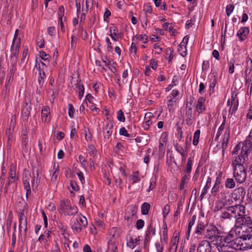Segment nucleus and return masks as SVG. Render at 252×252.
<instances>
[{"label":"nucleus","instance_id":"obj_44","mask_svg":"<svg viewBox=\"0 0 252 252\" xmlns=\"http://www.w3.org/2000/svg\"><path fill=\"white\" fill-rule=\"evenodd\" d=\"M31 174L28 170H24L23 177V183H30Z\"/></svg>","mask_w":252,"mask_h":252},{"label":"nucleus","instance_id":"obj_48","mask_svg":"<svg viewBox=\"0 0 252 252\" xmlns=\"http://www.w3.org/2000/svg\"><path fill=\"white\" fill-rule=\"evenodd\" d=\"M39 57L44 61L48 62H49V59L50 58V56L43 51H41L39 52Z\"/></svg>","mask_w":252,"mask_h":252},{"label":"nucleus","instance_id":"obj_63","mask_svg":"<svg viewBox=\"0 0 252 252\" xmlns=\"http://www.w3.org/2000/svg\"><path fill=\"white\" fill-rule=\"evenodd\" d=\"M229 69L228 72L230 74H232L234 72V63L233 61H230L228 62Z\"/></svg>","mask_w":252,"mask_h":252},{"label":"nucleus","instance_id":"obj_34","mask_svg":"<svg viewBox=\"0 0 252 252\" xmlns=\"http://www.w3.org/2000/svg\"><path fill=\"white\" fill-rule=\"evenodd\" d=\"M225 187L226 189H233L235 187V183L232 178H228L225 182Z\"/></svg>","mask_w":252,"mask_h":252},{"label":"nucleus","instance_id":"obj_30","mask_svg":"<svg viewBox=\"0 0 252 252\" xmlns=\"http://www.w3.org/2000/svg\"><path fill=\"white\" fill-rule=\"evenodd\" d=\"M11 61V65L10 69V78L13 77L14 73L16 70V63L17 59L15 58H14L13 60Z\"/></svg>","mask_w":252,"mask_h":252},{"label":"nucleus","instance_id":"obj_53","mask_svg":"<svg viewBox=\"0 0 252 252\" xmlns=\"http://www.w3.org/2000/svg\"><path fill=\"white\" fill-rule=\"evenodd\" d=\"M145 224L144 221L142 219L138 220L136 223V228L138 230L142 229Z\"/></svg>","mask_w":252,"mask_h":252},{"label":"nucleus","instance_id":"obj_52","mask_svg":"<svg viewBox=\"0 0 252 252\" xmlns=\"http://www.w3.org/2000/svg\"><path fill=\"white\" fill-rule=\"evenodd\" d=\"M223 206H224V204L222 202L219 201V202H216L215 206L214 209V212L219 211V210L222 209Z\"/></svg>","mask_w":252,"mask_h":252},{"label":"nucleus","instance_id":"obj_31","mask_svg":"<svg viewBox=\"0 0 252 252\" xmlns=\"http://www.w3.org/2000/svg\"><path fill=\"white\" fill-rule=\"evenodd\" d=\"M151 208V205L147 202H144L141 206V213L144 215H147Z\"/></svg>","mask_w":252,"mask_h":252},{"label":"nucleus","instance_id":"obj_19","mask_svg":"<svg viewBox=\"0 0 252 252\" xmlns=\"http://www.w3.org/2000/svg\"><path fill=\"white\" fill-rule=\"evenodd\" d=\"M50 114V108L47 106H44L41 111V119L42 122L44 123H48L50 121V119L49 115Z\"/></svg>","mask_w":252,"mask_h":252},{"label":"nucleus","instance_id":"obj_57","mask_svg":"<svg viewBox=\"0 0 252 252\" xmlns=\"http://www.w3.org/2000/svg\"><path fill=\"white\" fill-rule=\"evenodd\" d=\"M234 6L233 4H228L226 7V15L229 16L234 10Z\"/></svg>","mask_w":252,"mask_h":252},{"label":"nucleus","instance_id":"obj_16","mask_svg":"<svg viewBox=\"0 0 252 252\" xmlns=\"http://www.w3.org/2000/svg\"><path fill=\"white\" fill-rule=\"evenodd\" d=\"M140 240V237L138 236L135 238H133L132 236L129 235L126 237L127 246L131 249H133L137 245L138 242Z\"/></svg>","mask_w":252,"mask_h":252},{"label":"nucleus","instance_id":"obj_47","mask_svg":"<svg viewBox=\"0 0 252 252\" xmlns=\"http://www.w3.org/2000/svg\"><path fill=\"white\" fill-rule=\"evenodd\" d=\"M166 55L167 56H168L167 58L168 60V62H171L172 60L174 57L173 50H172L171 48H167L166 51Z\"/></svg>","mask_w":252,"mask_h":252},{"label":"nucleus","instance_id":"obj_20","mask_svg":"<svg viewBox=\"0 0 252 252\" xmlns=\"http://www.w3.org/2000/svg\"><path fill=\"white\" fill-rule=\"evenodd\" d=\"M205 98L204 97H200L197 101L196 104V111L200 114L202 113L205 110Z\"/></svg>","mask_w":252,"mask_h":252},{"label":"nucleus","instance_id":"obj_37","mask_svg":"<svg viewBox=\"0 0 252 252\" xmlns=\"http://www.w3.org/2000/svg\"><path fill=\"white\" fill-rule=\"evenodd\" d=\"M156 232L155 228L151 224L148 227L146 232V238H149L151 234L155 235Z\"/></svg>","mask_w":252,"mask_h":252},{"label":"nucleus","instance_id":"obj_43","mask_svg":"<svg viewBox=\"0 0 252 252\" xmlns=\"http://www.w3.org/2000/svg\"><path fill=\"white\" fill-rule=\"evenodd\" d=\"M189 35H188L184 37L182 42L180 43V45L179 46L178 49L179 52L181 51V48H182L183 47H184V48L186 49V46L189 41Z\"/></svg>","mask_w":252,"mask_h":252},{"label":"nucleus","instance_id":"obj_15","mask_svg":"<svg viewBox=\"0 0 252 252\" xmlns=\"http://www.w3.org/2000/svg\"><path fill=\"white\" fill-rule=\"evenodd\" d=\"M220 217L222 219L234 220L231 207L228 206L225 208V210L221 212Z\"/></svg>","mask_w":252,"mask_h":252},{"label":"nucleus","instance_id":"obj_46","mask_svg":"<svg viewBox=\"0 0 252 252\" xmlns=\"http://www.w3.org/2000/svg\"><path fill=\"white\" fill-rule=\"evenodd\" d=\"M167 228L166 226L165 227L163 228V230L162 231V237L161 239V242L164 243L166 244L167 243Z\"/></svg>","mask_w":252,"mask_h":252},{"label":"nucleus","instance_id":"obj_8","mask_svg":"<svg viewBox=\"0 0 252 252\" xmlns=\"http://www.w3.org/2000/svg\"><path fill=\"white\" fill-rule=\"evenodd\" d=\"M236 224L239 226L241 225V227L246 225L250 226V225H252V220L249 215L245 213L236 220Z\"/></svg>","mask_w":252,"mask_h":252},{"label":"nucleus","instance_id":"obj_3","mask_svg":"<svg viewBox=\"0 0 252 252\" xmlns=\"http://www.w3.org/2000/svg\"><path fill=\"white\" fill-rule=\"evenodd\" d=\"M233 177L237 182L242 183L246 180L247 173L243 165L235 166V167L233 168Z\"/></svg>","mask_w":252,"mask_h":252},{"label":"nucleus","instance_id":"obj_56","mask_svg":"<svg viewBox=\"0 0 252 252\" xmlns=\"http://www.w3.org/2000/svg\"><path fill=\"white\" fill-rule=\"evenodd\" d=\"M135 37L140 41H142L144 43L147 42L148 36L146 34L136 35Z\"/></svg>","mask_w":252,"mask_h":252},{"label":"nucleus","instance_id":"obj_32","mask_svg":"<svg viewBox=\"0 0 252 252\" xmlns=\"http://www.w3.org/2000/svg\"><path fill=\"white\" fill-rule=\"evenodd\" d=\"M252 70V60L250 58H248L246 60V67L245 73L247 75L249 74Z\"/></svg>","mask_w":252,"mask_h":252},{"label":"nucleus","instance_id":"obj_4","mask_svg":"<svg viewBox=\"0 0 252 252\" xmlns=\"http://www.w3.org/2000/svg\"><path fill=\"white\" fill-rule=\"evenodd\" d=\"M221 231L216 226L210 224L207 227L204 233V238L210 240L220 234Z\"/></svg>","mask_w":252,"mask_h":252},{"label":"nucleus","instance_id":"obj_21","mask_svg":"<svg viewBox=\"0 0 252 252\" xmlns=\"http://www.w3.org/2000/svg\"><path fill=\"white\" fill-rule=\"evenodd\" d=\"M71 228L76 233H79L82 231V227L78 218L72 219L71 220Z\"/></svg>","mask_w":252,"mask_h":252},{"label":"nucleus","instance_id":"obj_49","mask_svg":"<svg viewBox=\"0 0 252 252\" xmlns=\"http://www.w3.org/2000/svg\"><path fill=\"white\" fill-rule=\"evenodd\" d=\"M79 98L81 99L84 94V87L83 84H79L78 86Z\"/></svg>","mask_w":252,"mask_h":252},{"label":"nucleus","instance_id":"obj_28","mask_svg":"<svg viewBox=\"0 0 252 252\" xmlns=\"http://www.w3.org/2000/svg\"><path fill=\"white\" fill-rule=\"evenodd\" d=\"M222 248H229V247L230 246L231 242H232V235H229L227 236H222Z\"/></svg>","mask_w":252,"mask_h":252},{"label":"nucleus","instance_id":"obj_36","mask_svg":"<svg viewBox=\"0 0 252 252\" xmlns=\"http://www.w3.org/2000/svg\"><path fill=\"white\" fill-rule=\"evenodd\" d=\"M241 229H242V235L247 234L248 235L249 234H252V225L243 226V227H241Z\"/></svg>","mask_w":252,"mask_h":252},{"label":"nucleus","instance_id":"obj_27","mask_svg":"<svg viewBox=\"0 0 252 252\" xmlns=\"http://www.w3.org/2000/svg\"><path fill=\"white\" fill-rule=\"evenodd\" d=\"M19 229L21 230L22 228H24V229L27 228V218L25 216L24 213L21 212L19 215Z\"/></svg>","mask_w":252,"mask_h":252},{"label":"nucleus","instance_id":"obj_35","mask_svg":"<svg viewBox=\"0 0 252 252\" xmlns=\"http://www.w3.org/2000/svg\"><path fill=\"white\" fill-rule=\"evenodd\" d=\"M76 218H78L82 227H86L88 224L87 220L85 217L81 215H77Z\"/></svg>","mask_w":252,"mask_h":252},{"label":"nucleus","instance_id":"obj_9","mask_svg":"<svg viewBox=\"0 0 252 252\" xmlns=\"http://www.w3.org/2000/svg\"><path fill=\"white\" fill-rule=\"evenodd\" d=\"M211 245L210 241L207 240H202L196 249L197 252H211Z\"/></svg>","mask_w":252,"mask_h":252},{"label":"nucleus","instance_id":"obj_17","mask_svg":"<svg viewBox=\"0 0 252 252\" xmlns=\"http://www.w3.org/2000/svg\"><path fill=\"white\" fill-rule=\"evenodd\" d=\"M249 33L248 28L244 27L240 28L237 32V36L239 37L240 41L245 40Z\"/></svg>","mask_w":252,"mask_h":252},{"label":"nucleus","instance_id":"obj_14","mask_svg":"<svg viewBox=\"0 0 252 252\" xmlns=\"http://www.w3.org/2000/svg\"><path fill=\"white\" fill-rule=\"evenodd\" d=\"M241 238L240 237L232 240L229 248H231L237 251H244V248L242 247Z\"/></svg>","mask_w":252,"mask_h":252},{"label":"nucleus","instance_id":"obj_33","mask_svg":"<svg viewBox=\"0 0 252 252\" xmlns=\"http://www.w3.org/2000/svg\"><path fill=\"white\" fill-rule=\"evenodd\" d=\"M51 233V231H45L44 234L40 235L39 237L38 241L40 243L44 240L46 242H47L50 236Z\"/></svg>","mask_w":252,"mask_h":252},{"label":"nucleus","instance_id":"obj_51","mask_svg":"<svg viewBox=\"0 0 252 252\" xmlns=\"http://www.w3.org/2000/svg\"><path fill=\"white\" fill-rule=\"evenodd\" d=\"M174 147L177 152L180 153V154H182L184 153H185L186 148H184L182 146H181L179 144H175L174 145Z\"/></svg>","mask_w":252,"mask_h":252},{"label":"nucleus","instance_id":"obj_18","mask_svg":"<svg viewBox=\"0 0 252 252\" xmlns=\"http://www.w3.org/2000/svg\"><path fill=\"white\" fill-rule=\"evenodd\" d=\"M20 43H18L17 44L16 43H12V45L11 47V60H13L14 58H15L16 59H17V56L19 54V48L20 46Z\"/></svg>","mask_w":252,"mask_h":252},{"label":"nucleus","instance_id":"obj_50","mask_svg":"<svg viewBox=\"0 0 252 252\" xmlns=\"http://www.w3.org/2000/svg\"><path fill=\"white\" fill-rule=\"evenodd\" d=\"M117 119L121 122H124L125 121V117L124 115V113L122 110H120L117 112Z\"/></svg>","mask_w":252,"mask_h":252},{"label":"nucleus","instance_id":"obj_39","mask_svg":"<svg viewBox=\"0 0 252 252\" xmlns=\"http://www.w3.org/2000/svg\"><path fill=\"white\" fill-rule=\"evenodd\" d=\"M192 165V160L191 158H189L188 159V162L186 166V169L185 170V173H187L188 174H190L191 168Z\"/></svg>","mask_w":252,"mask_h":252},{"label":"nucleus","instance_id":"obj_45","mask_svg":"<svg viewBox=\"0 0 252 252\" xmlns=\"http://www.w3.org/2000/svg\"><path fill=\"white\" fill-rule=\"evenodd\" d=\"M229 134H230V129L229 128H227L225 130V133L224 134V138L222 142V146L224 145V144L227 145L228 141L229 139Z\"/></svg>","mask_w":252,"mask_h":252},{"label":"nucleus","instance_id":"obj_24","mask_svg":"<svg viewBox=\"0 0 252 252\" xmlns=\"http://www.w3.org/2000/svg\"><path fill=\"white\" fill-rule=\"evenodd\" d=\"M179 239V238L178 236H174L172 238L169 248V252H176L178 245Z\"/></svg>","mask_w":252,"mask_h":252},{"label":"nucleus","instance_id":"obj_2","mask_svg":"<svg viewBox=\"0 0 252 252\" xmlns=\"http://www.w3.org/2000/svg\"><path fill=\"white\" fill-rule=\"evenodd\" d=\"M59 209L61 213L67 216L75 215L78 211V208L76 206L72 205L68 199L61 201Z\"/></svg>","mask_w":252,"mask_h":252},{"label":"nucleus","instance_id":"obj_61","mask_svg":"<svg viewBox=\"0 0 252 252\" xmlns=\"http://www.w3.org/2000/svg\"><path fill=\"white\" fill-rule=\"evenodd\" d=\"M153 122L151 120H148L143 124V127L145 130H148L149 129L150 126L152 124Z\"/></svg>","mask_w":252,"mask_h":252},{"label":"nucleus","instance_id":"obj_40","mask_svg":"<svg viewBox=\"0 0 252 252\" xmlns=\"http://www.w3.org/2000/svg\"><path fill=\"white\" fill-rule=\"evenodd\" d=\"M200 134V130H196L193 135V141L192 144L194 146H196L199 141V136Z\"/></svg>","mask_w":252,"mask_h":252},{"label":"nucleus","instance_id":"obj_1","mask_svg":"<svg viewBox=\"0 0 252 252\" xmlns=\"http://www.w3.org/2000/svg\"><path fill=\"white\" fill-rule=\"evenodd\" d=\"M251 151L252 152V129L248 138L243 143L240 155L233 158V159L232 162L233 168L238 166L239 165H243V163L245 161L248 153Z\"/></svg>","mask_w":252,"mask_h":252},{"label":"nucleus","instance_id":"obj_22","mask_svg":"<svg viewBox=\"0 0 252 252\" xmlns=\"http://www.w3.org/2000/svg\"><path fill=\"white\" fill-rule=\"evenodd\" d=\"M222 237L220 234L215 237V238L210 239V243L215 245L219 251H220V249L222 248Z\"/></svg>","mask_w":252,"mask_h":252},{"label":"nucleus","instance_id":"obj_58","mask_svg":"<svg viewBox=\"0 0 252 252\" xmlns=\"http://www.w3.org/2000/svg\"><path fill=\"white\" fill-rule=\"evenodd\" d=\"M210 187H211L208 185L205 186L200 196V200H202L205 194L207 193L208 190L210 189Z\"/></svg>","mask_w":252,"mask_h":252},{"label":"nucleus","instance_id":"obj_59","mask_svg":"<svg viewBox=\"0 0 252 252\" xmlns=\"http://www.w3.org/2000/svg\"><path fill=\"white\" fill-rule=\"evenodd\" d=\"M68 115L69 116L72 118L73 117L74 112H75L73 106L71 103L68 104Z\"/></svg>","mask_w":252,"mask_h":252},{"label":"nucleus","instance_id":"obj_41","mask_svg":"<svg viewBox=\"0 0 252 252\" xmlns=\"http://www.w3.org/2000/svg\"><path fill=\"white\" fill-rule=\"evenodd\" d=\"M21 31L18 29L16 30L13 39V43H21V37L19 36Z\"/></svg>","mask_w":252,"mask_h":252},{"label":"nucleus","instance_id":"obj_25","mask_svg":"<svg viewBox=\"0 0 252 252\" xmlns=\"http://www.w3.org/2000/svg\"><path fill=\"white\" fill-rule=\"evenodd\" d=\"M64 14V8L63 6L62 5L59 7L58 15L59 21L61 25V28L63 32H64V27L63 23V17Z\"/></svg>","mask_w":252,"mask_h":252},{"label":"nucleus","instance_id":"obj_6","mask_svg":"<svg viewBox=\"0 0 252 252\" xmlns=\"http://www.w3.org/2000/svg\"><path fill=\"white\" fill-rule=\"evenodd\" d=\"M244 251L252 249V234H244L240 236Z\"/></svg>","mask_w":252,"mask_h":252},{"label":"nucleus","instance_id":"obj_5","mask_svg":"<svg viewBox=\"0 0 252 252\" xmlns=\"http://www.w3.org/2000/svg\"><path fill=\"white\" fill-rule=\"evenodd\" d=\"M232 212L233 214L234 219L236 221V220L238 219L243 215L244 214L246 213V208L243 205H236L234 206H231Z\"/></svg>","mask_w":252,"mask_h":252},{"label":"nucleus","instance_id":"obj_7","mask_svg":"<svg viewBox=\"0 0 252 252\" xmlns=\"http://www.w3.org/2000/svg\"><path fill=\"white\" fill-rule=\"evenodd\" d=\"M205 228L204 223L202 221L198 220L194 231L195 238L197 240L201 239L203 234H204L205 232Z\"/></svg>","mask_w":252,"mask_h":252},{"label":"nucleus","instance_id":"obj_29","mask_svg":"<svg viewBox=\"0 0 252 252\" xmlns=\"http://www.w3.org/2000/svg\"><path fill=\"white\" fill-rule=\"evenodd\" d=\"M110 36L113 40L117 41L119 39V32L118 29L114 27L110 28Z\"/></svg>","mask_w":252,"mask_h":252},{"label":"nucleus","instance_id":"obj_55","mask_svg":"<svg viewBox=\"0 0 252 252\" xmlns=\"http://www.w3.org/2000/svg\"><path fill=\"white\" fill-rule=\"evenodd\" d=\"M131 180L132 181V184H135L140 181L139 172L138 171L134 173L131 178Z\"/></svg>","mask_w":252,"mask_h":252},{"label":"nucleus","instance_id":"obj_60","mask_svg":"<svg viewBox=\"0 0 252 252\" xmlns=\"http://www.w3.org/2000/svg\"><path fill=\"white\" fill-rule=\"evenodd\" d=\"M220 187L218 186H216L215 185H214L213 188L211 190V194L213 196H216L218 192L220 190Z\"/></svg>","mask_w":252,"mask_h":252},{"label":"nucleus","instance_id":"obj_12","mask_svg":"<svg viewBox=\"0 0 252 252\" xmlns=\"http://www.w3.org/2000/svg\"><path fill=\"white\" fill-rule=\"evenodd\" d=\"M113 128V124L111 121L107 122L103 128V136L105 139H109L112 134V129Z\"/></svg>","mask_w":252,"mask_h":252},{"label":"nucleus","instance_id":"obj_42","mask_svg":"<svg viewBox=\"0 0 252 252\" xmlns=\"http://www.w3.org/2000/svg\"><path fill=\"white\" fill-rule=\"evenodd\" d=\"M223 118H224V121L218 129V130L217 133L216 137L215 138V140H217L219 138L221 134L222 131L224 129L226 118H225V117H223Z\"/></svg>","mask_w":252,"mask_h":252},{"label":"nucleus","instance_id":"obj_26","mask_svg":"<svg viewBox=\"0 0 252 252\" xmlns=\"http://www.w3.org/2000/svg\"><path fill=\"white\" fill-rule=\"evenodd\" d=\"M33 179L32 181V186L33 188H37L39 183L40 182V178H39V171L38 170H32Z\"/></svg>","mask_w":252,"mask_h":252},{"label":"nucleus","instance_id":"obj_13","mask_svg":"<svg viewBox=\"0 0 252 252\" xmlns=\"http://www.w3.org/2000/svg\"><path fill=\"white\" fill-rule=\"evenodd\" d=\"M9 176L8 181L6 183V185H10V184L13 183L16 180L18 179V176L16 175V167L11 165L10 166L9 172L8 173Z\"/></svg>","mask_w":252,"mask_h":252},{"label":"nucleus","instance_id":"obj_54","mask_svg":"<svg viewBox=\"0 0 252 252\" xmlns=\"http://www.w3.org/2000/svg\"><path fill=\"white\" fill-rule=\"evenodd\" d=\"M29 143V139L27 136H22V144L23 148L27 149Z\"/></svg>","mask_w":252,"mask_h":252},{"label":"nucleus","instance_id":"obj_62","mask_svg":"<svg viewBox=\"0 0 252 252\" xmlns=\"http://www.w3.org/2000/svg\"><path fill=\"white\" fill-rule=\"evenodd\" d=\"M143 10L146 14H147V13L151 14L152 12V7L151 5H150L148 4H145L144 5Z\"/></svg>","mask_w":252,"mask_h":252},{"label":"nucleus","instance_id":"obj_38","mask_svg":"<svg viewBox=\"0 0 252 252\" xmlns=\"http://www.w3.org/2000/svg\"><path fill=\"white\" fill-rule=\"evenodd\" d=\"M166 141L165 138H163L162 141H160L159 145V151L161 154H164L166 149Z\"/></svg>","mask_w":252,"mask_h":252},{"label":"nucleus","instance_id":"obj_23","mask_svg":"<svg viewBox=\"0 0 252 252\" xmlns=\"http://www.w3.org/2000/svg\"><path fill=\"white\" fill-rule=\"evenodd\" d=\"M36 66L37 69L39 70V77L38 79V82L40 87L42 88L44 85V78L45 76V74L43 70V68H41L40 63L38 64V66H37L36 63Z\"/></svg>","mask_w":252,"mask_h":252},{"label":"nucleus","instance_id":"obj_64","mask_svg":"<svg viewBox=\"0 0 252 252\" xmlns=\"http://www.w3.org/2000/svg\"><path fill=\"white\" fill-rule=\"evenodd\" d=\"M175 103L176 99L175 98H172L168 101L167 106L169 111H171V109H172V107H173Z\"/></svg>","mask_w":252,"mask_h":252},{"label":"nucleus","instance_id":"obj_10","mask_svg":"<svg viewBox=\"0 0 252 252\" xmlns=\"http://www.w3.org/2000/svg\"><path fill=\"white\" fill-rule=\"evenodd\" d=\"M194 114H193L192 108L191 105L189 106L187 104L186 109L185 120L188 126H190L193 123Z\"/></svg>","mask_w":252,"mask_h":252},{"label":"nucleus","instance_id":"obj_11","mask_svg":"<svg viewBox=\"0 0 252 252\" xmlns=\"http://www.w3.org/2000/svg\"><path fill=\"white\" fill-rule=\"evenodd\" d=\"M245 193L246 192L244 189V188L243 187H241L237 188V189H235L233 191L232 194V197L235 200H242L245 197Z\"/></svg>","mask_w":252,"mask_h":252}]
</instances>
